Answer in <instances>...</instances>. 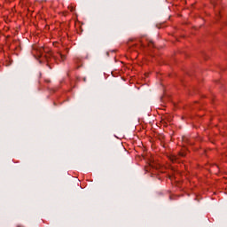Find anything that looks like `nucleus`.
I'll return each mask as SVG.
<instances>
[{
    "instance_id": "4",
    "label": "nucleus",
    "mask_w": 227,
    "mask_h": 227,
    "mask_svg": "<svg viewBox=\"0 0 227 227\" xmlns=\"http://www.w3.org/2000/svg\"><path fill=\"white\" fill-rule=\"evenodd\" d=\"M175 160H176V157L174 156V157L172 158V162H175Z\"/></svg>"
},
{
    "instance_id": "6",
    "label": "nucleus",
    "mask_w": 227,
    "mask_h": 227,
    "mask_svg": "<svg viewBox=\"0 0 227 227\" xmlns=\"http://www.w3.org/2000/svg\"><path fill=\"white\" fill-rule=\"evenodd\" d=\"M18 227H23V226L20 224V225H18Z\"/></svg>"
},
{
    "instance_id": "2",
    "label": "nucleus",
    "mask_w": 227,
    "mask_h": 227,
    "mask_svg": "<svg viewBox=\"0 0 227 227\" xmlns=\"http://www.w3.org/2000/svg\"><path fill=\"white\" fill-rule=\"evenodd\" d=\"M43 52H45V49L40 48L39 53H40L41 56H43Z\"/></svg>"
},
{
    "instance_id": "5",
    "label": "nucleus",
    "mask_w": 227,
    "mask_h": 227,
    "mask_svg": "<svg viewBox=\"0 0 227 227\" xmlns=\"http://www.w3.org/2000/svg\"><path fill=\"white\" fill-rule=\"evenodd\" d=\"M180 156H181V157H185V154H184V153H180Z\"/></svg>"
},
{
    "instance_id": "1",
    "label": "nucleus",
    "mask_w": 227,
    "mask_h": 227,
    "mask_svg": "<svg viewBox=\"0 0 227 227\" xmlns=\"http://www.w3.org/2000/svg\"><path fill=\"white\" fill-rule=\"evenodd\" d=\"M51 58H53V59L58 60V59H61V61H65V59H67V56L63 55L61 52H58V55H51Z\"/></svg>"
},
{
    "instance_id": "3",
    "label": "nucleus",
    "mask_w": 227,
    "mask_h": 227,
    "mask_svg": "<svg viewBox=\"0 0 227 227\" xmlns=\"http://www.w3.org/2000/svg\"><path fill=\"white\" fill-rule=\"evenodd\" d=\"M70 12H74L75 9L74 7H69Z\"/></svg>"
}]
</instances>
